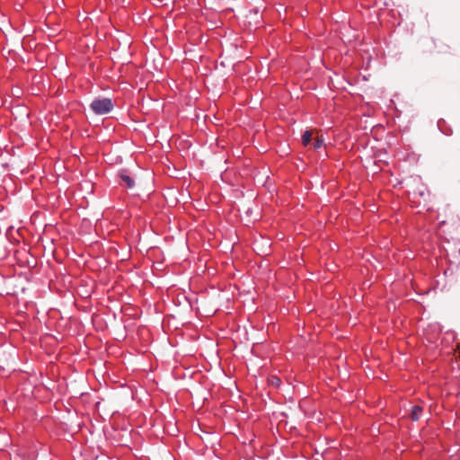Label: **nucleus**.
<instances>
[{"label": "nucleus", "mask_w": 460, "mask_h": 460, "mask_svg": "<svg viewBox=\"0 0 460 460\" xmlns=\"http://www.w3.org/2000/svg\"><path fill=\"white\" fill-rule=\"evenodd\" d=\"M93 111L98 115H103L110 112L113 109V102L109 98L94 99L91 105Z\"/></svg>", "instance_id": "obj_2"}, {"label": "nucleus", "mask_w": 460, "mask_h": 460, "mask_svg": "<svg viewBox=\"0 0 460 460\" xmlns=\"http://www.w3.org/2000/svg\"><path fill=\"white\" fill-rule=\"evenodd\" d=\"M121 40H122V43H123V45H124V47H125V48L129 47V45H130L131 41H130L129 37H128L127 34H124V33L122 34V39H121Z\"/></svg>", "instance_id": "obj_5"}, {"label": "nucleus", "mask_w": 460, "mask_h": 460, "mask_svg": "<svg viewBox=\"0 0 460 460\" xmlns=\"http://www.w3.org/2000/svg\"><path fill=\"white\" fill-rule=\"evenodd\" d=\"M117 1V4L120 3V0H116Z\"/></svg>", "instance_id": "obj_8"}, {"label": "nucleus", "mask_w": 460, "mask_h": 460, "mask_svg": "<svg viewBox=\"0 0 460 460\" xmlns=\"http://www.w3.org/2000/svg\"><path fill=\"white\" fill-rule=\"evenodd\" d=\"M323 146V138H317L314 143V148L319 149Z\"/></svg>", "instance_id": "obj_6"}, {"label": "nucleus", "mask_w": 460, "mask_h": 460, "mask_svg": "<svg viewBox=\"0 0 460 460\" xmlns=\"http://www.w3.org/2000/svg\"><path fill=\"white\" fill-rule=\"evenodd\" d=\"M311 139H312V135L310 133V131L306 130L303 136H302V142L305 146H307L310 144L311 142Z\"/></svg>", "instance_id": "obj_4"}, {"label": "nucleus", "mask_w": 460, "mask_h": 460, "mask_svg": "<svg viewBox=\"0 0 460 460\" xmlns=\"http://www.w3.org/2000/svg\"><path fill=\"white\" fill-rule=\"evenodd\" d=\"M137 183V176L133 168H120L117 172V187L127 191L134 190Z\"/></svg>", "instance_id": "obj_1"}, {"label": "nucleus", "mask_w": 460, "mask_h": 460, "mask_svg": "<svg viewBox=\"0 0 460 460\" xmlns=\"http://www.w3.org/2000/svg\"><path fill=\"white\" fill-rule=\"evenodd\" d=\"M459 253H460V249H459Z\"/></svg>", "instance_id": "obj_10"}, {"label": "nucleus", "mask_w": 460, "mask_h": 460, "mask_svg": "<svg viewBox=\"0 0 460 460\" xmlns=\"http://www.w3.org/2000/svg\"><path fill=\"white\" fill-rule=\"evenodd\" d=\"M458 357H459V359H460V350H459V355H458Z\"/></svg>", "instance_id": "obj_9"}, {"label": "nucleus", "mask_w": 460, "mask_h": 460, "mask_svg": "<svg viewBox=\"0 0 460 460\" xmlns=\"http://www.w3.org/2000/svg\"><path fill=\"white\" fill-rule=\"evenodd\" d=\"M423 412V408L420 405H414L411 408V419L414 421L419 420Z\"/></svg>", "instance_id": "obj_3"}, {"label": "nucleus", "mask_w": 460, "mask_h": 460, "mask_svg": "<svg viewBox=\"0 0 460 460\" xmlns=\"http://www.w3.org/2000/svg\"><path fill=\"white\" fill-rule=\"evenodd\" d=\"M117 42L119 43V45H120V44H121V41H120V40H119V39H117Z\"/></svg>", "instance_id": "obj_7"}]
</instances>
